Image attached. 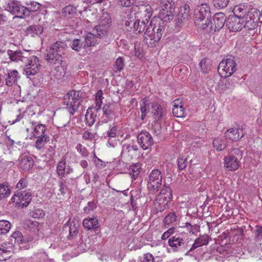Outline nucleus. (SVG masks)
Here are the masks:
<instances>
[{"label":"nucleus","instance_id":"nucleus-52","mask_svg":"<svg viewBox=\"0 0 262 262\" xmlns=\"http://www.w3.org/2000/svg\"><path fill=\"white\" fill-rule=\"evenodd\" d=\"M235 86V80L233 79H228V80H227L226 83H225L224 89L226 90H229L230 91H232L234 89Z\"/></svg>","mask_w":262,"mask_h":262},{"label":"nucleus","instance_id":"nucleus-2","mask_svg":"<svg viewBox=\"0 0 262 262\" xmlns=\"http://www.w3.org/2000/svg\"><path fill=\"white\" fill-rule=\"evenodd\" d=\"M165 31V26L163 21L154 23V21L151 20L144 32V42L150 48L157 46Z\"/></svg>","mask_w":262,"mask_h":262},{"label":"nucleus","instance_id":"nucleus-39","mask_svg":"<svg viewBox=\"0 0 262 262\" xmlns=\"http://www.w3.org/2000/svg\"><path fill=\"white\" fill-rule=\"evenodd\" d=\"M159 180H162V176L161 172L158 169L152 170L148 176V181H155Z\"/></svg>","mask_w":262,"mask_h":262},{"label":"nucleus","instance_id":"nucleus-44","mask_svg":"<svg viewBox=\"0 0 262 262\" xmlns=\"http://www.w3.org/2000/svg\"><path fill=\"white\" fill-rule=\"evenodd\" d=\"M148 23L145 20L136 19V26L135 30L138 31V33L143 32L147 27Z\"/></svg>","mask_w":262,"mask_h":262},{"label":"nucleus","instance_id":"nucleus-45","mask_svg":"<svg viewBox=\"0 0 262 262\" xmlns=\"http://www.w3.org/2000/svg\"><path fill=\"white\" fill-rule=\"evenodd\" d=\"M199 64L201 70L203 73H207L210 70V66L207 59L204 58L200 61Z\"/></svg>","mask_w":262,"mask_h":262},{"label":"nucleus","instance_id":"nucleus-12","mask_svg":"<svg viewBox=\"0 0 262 262\" xmlns=\"http://www.w3.org/2000/svg\"><path fill=\"white\" fill-rule=\"evenodd\" d=\"M12 200L21 208H24L29 204L32 200V195L30 192L26 191H17L13 196Z\"/></svg>","mask_w":262,"mask_h":262},{"label":"nucleus","instance_id":"nucleus-16","mask_svg":"<svg viewBox=\"0 0 262 262\" xmlns=\"http://www.w3.org/2000/svg\"><path fill=\"white\" fill-rule=\"evenodd\" d=\"M137 139L138 143L144 150L148 149L154 144L151 135L146 131L139 133L137 136Z\"/></svg>","mask_w":262,"mask_h":262},{"label":"nucleus","instance_id":"nucleus-17","mask_svg":"<svg viewBox=\"0 0 262 262\" xmlns=\"http://www.w3.org/2000/svg\"><path fill=\"white\" fill-rule=\"evenodd\" d=\"M226 26L230 31L236 32L242 30L243 27L241 18L235 16H230L226 21Z\"/></svg>","mask_w":262,"mask_h":262},{"label":"nucleus","instance_id":"nucleus-1","mask_svg":"<svg viewBox=\"0 0 262 262\" xmlns=\"http://www.w3.org/2000/svg\"><path fill=\"white\" fill-rule=\"evenodd\" d=\"M7 54L11 61L19 63L24 68V73L28 77L35 75L39 71L38 58L34 55L30 56L28 51L8 50Z\"/></svg>","mask_w":262,"mask_h":262},{"label":"nucleus","instance_id":"nucleus-41","mask_svg":"<svg viewBox=\"0 0 262 262\" xmlns=\"http://www.w3.org/2000/svg\"><path fill=\"white\" fill-rule=\"evenodd\" d=\"M92 108L89 107L87 111L85 116V120L89 125H92L95 122L96 115L92 112Z\"/></svg>","mask_w":262,"mask_h":262},{"label":"nucleus","instance_id":"nucleus-51","mask_svg":"<svg viewBox=\"0 0 262 262\" xmlns=\"http://www.w3.org/2000/svg\"><path fill=\"white\" fill-rule=\"evenodd\" d=\"M66 162L64 161H60L57 167V174L60 176H63L65 173Z\"/></svg>","mask_w":262,"mask_h":262},{"label":"nucleus","instance_id":"nucleus-18","mask_svg":"<svg viewBox=\"0 0 262 262\" xmlns=\"http://www.w3.org/2000/svg\"><path fill=\"white\" fill-rule=\"evenodd\" d=\"M244 136L243 129L233 127L227 130L225 133V138L232 141H237Z\"/></svg>","mask_w":262,"mask_h":262},{"label":"nucleus","instance_id":"nucleus-63","mask_svg":"<svg viewBox=\"0 0 262 262\" xmlns=\"http://www.w3.org/2000/svg\"><path fill=\"white\" fill-rule=\"evenodd\" d=\"M173 228H169L168 230H167L163 234L161 238L164 240L168 238L173 233Z\"/></svg>","mask_w":262,"mask_h":262},{"label":"nucleus","instance_id":"nucleus-49","mask_svg":"<svg viewBox=\"0 0 262 262\" xmlns=\"http://www.w3.org/2000/svg\"><path fill=\"white\" fill-rule=\"evenodd\" d=\"M229 0H213L214 6L216 8L223 9L227 7Z\"/></svg>","mask_w":262,"mask_h":262},{"label":"nucleus","instance_id":"nucleus-46","mask_svg":"<svg viewBox=\"0 0 262 262\" xmlns=\"http://www.w3.org/2000/svg\"><path fill=\"white\" fill-rule=\"evenodd\" d=\"M118 6L128 8L132 6L136 0H115Z\"/></svg>","mask_w":262,"mask_h":262},{"label":"nucleus","instance_id":"nucleus-31","mask_svg":"<svg viewBox=\"0 0 262 262\" xmlns=\"http://www.w3.org/2000/svg\"><path fill=\"white\" fill-rule=\"evenodd\" d=\"M35 138L37 139L35 142V146L37 149L39 150L42 149L45 144L50 141V137L47 134Z\"/></svg>","mask_w":262,"mask_h":262},{"label":"nucleus","instance_id":"nucleus-55","mask_svg":"<svg viewBox=\"0 0 262 262\" xmlns=\"http://www.w3.org/2000/svg\"><path fill=\"white\" fill-rule=\"evenodd\" d=\"M125 25L126 26H128L130 29H134L135 30L136 26V19L132 18H128L127 20L125 21Z\"/></svg>","mask_w":262,"mask_h":262},{"label":"nucleus","instance_id":"nucleus-7","mask_svg":"<svg viewBox=\"0 0 262 262\" xmlns=\"http://www.w3.org/2000/svg\"><path fill=\"white\" fill-rule=\"evenodd\" d=\"M259 11L256 8H251L248 10L247 14L241 19L243 28L247 30L256 29L258 24Z\"/></svg>","mask_w":262,"mask_h":262},{"label":"nucleus","instance_id":"nucleus-10","mask_svg":"<svg viewBox=\"0 0 262 262\" xmlns=\"http://www.w3.org/2000/svg\"><path fill=\"white\" fill-rule=\"evenodd\" d=\"M187 239L183 237L181 234L172 236L168 239V245L172 248L173 251H187L189 252V247Z\"/></svg>","mask_w":262,"mask_h":262},{"label":"nucleus","instance_id":"nucleus-6","mask_svg":"<svg viewBox=\"0 0 262 262\" xmlns=\"http://www.w3.org/2000/svg\"><path fill=\"white\" fill-rule=\"evenodd\" d=\"M81 97L75 90L69 91L64 97V104L70 115H73L81 105Z\"/></svg>","mask_w":262,"mask_h":262},{"label":"nucleus","instance_id":"nucleus-26","mask_svg":"<svg viewBox=\"0 0 262 262\" xmlns=\"http://www.w3.org/2000/svg\"><path fill=\"white\" fill-rule=\"evenodd\" d=\"M208 241L209 238L207 235H203L200 236L199 238L195 239L191 247L189 248V251H192L199 247L208 244Z\"/></svg>","mask_w":262,"mask_h":262},{"label":"nucleus","instance_id":"nucleus-48","mask_svg":"<svg viewBox=\"0 0 262 262\" xmlns=\"http://www.w3.org/2000/svg\"><path fill=\"white\" fill-rule=\"evenodd\" d=\"M165 224H172L177 221V216L174 212H170L167 215L164 220Z\"/></svg>","mask_w":262,"mask_h":262},{"label":"nucleus","instance_id":"nucleus-50","mask_svg":"<svg viewBox=\"0 0 262 262\" xmlns=\"http://www.w3.org/2000/svg\"><path fill=\"white\" fill-rule=\"evenodd\" d=\"M110 130L107 132V136L109 138H114L118 133V127L114 124L109 125Z\"/></svg>","mask_w":262,"mask_h":262},{"label":"nucleus","instance_id":"nucleus-62","mask_svg":"<svg viewBox=\"0 0 262 262\" xmlns=\"http://www.w3.org/2000/svg\"><path fill=\"white\" fill-rule=\"evenodd\" d=\"M154 257L151 254H144L143 260L141 262H153Z\"/></svg>","mask_w":262,"mask_h":262},{"label":"nucleus","instance_id":"nucleus-15","mask_svg":"<svg viewBox=\"0 0 262 262\" xmlns=\"http://www.w3.org/2000/svg\"><path fill=\"white\" fill-rule=\"evenodd\" d=\"M139 10L137 12L136 17L138 19L145 20L148 23L152 14V11L151 6L147 4H142L138 7Z\"/></svg>","mask_w":262,"mask_h":262},{"label":"nucleus","instance_id":"nucleus-58","mask_svg":"<svg viewBox=\"0 0 262 262\" xmlns=\"http://www.w3.org/2000/svg\"><path fill=\"white\" fill-rule=\"evenodd\" d=\"M45 215V213L42 210L38 209L32 212V216L34 218L42 217Z\"/></svg>","mask_w":262,"mask_h":262},{"label":"nucleus","instance_id":"nucleus-38","mask_svg":"<svg viewBox=\"0 0 262 262\" xmlns=\"http://www.w3.org/2000/svg\"><path fill=\"white\" fill-rule=\"evenodd\" d=\"M247 10L244 7L237 6L235 7L233 9V16L242 19L245 16V14H247Z\"/></svg>","mask_w":262,"mask_h":262},{"label":"nucleus","instance_id":"nucleus-4","mask_svg":"<svg viewBox=\"0 0 262 262\" xmlns=\"http://www.w3.org/2000/svg\"><path fill=\"white\" fill-rule=\"evenodd\" d=\"M210 9L208 4L203 3L198 6L194 10V23L196 25L202 29H206L210 24L211 21Z\"/></svg>","mask_w":262,"mask_h":262},{"label":"nucleus","instance_id":"nucleus-40","mask_svg":"<svg viewBox=\"0 0 262 262\" xmlns=\"http://www.w3.org/2000/svg\"><path fill=\"white\" fill-rule=\"evenodd\" d=\"M10 194L9 186L5 184H0V200L8 197Z\"/></svg>","mask_w":262,"mask_h":262},{"label":"nucleus","instance_id":"nucleus-28","mask_svg":"<svg viewBox=\"0 0 262 262\" xmlns=\"http://www.w3.org/2000/svg\"><path fill=\"white\" fill-rule=\"evenodd\" d=\"M73 180L70 178L62 180L59 182V191L64 195L70 189L69 186L73 185Z\"/></svg>","mask_w":262,"mask_h":262},{"label":"nucleus","instance_id":"nucleus-35","mask_svg":"<svg viewBox=\"0 0 262 262\" xmlns=\"http://www.w3.org/2000/svg\"><path fill=\"white\" fill-rule=\"evenodd\" d=\"M173 115L177 117H184L186 115V112L182 105H174V108L172 109Z\"/></svg>","mask_w":262,"mask_h":262},{"label":"nucleus","instance_id":"nucleus-34","mask_svg":"<svg viewBox=\"0 0 262 262\" xmlns=\"http://www.w3.org/2000/svg\"><path fill=\"white\" fill-rule=\"evenodd\" d=\"M40 5L35 2H31L30 4L27 5V7H25V17L29 16L31 12L37 11L40 8Z\"/></svg>","mask_w":262,"mask_h":262},{"label":"nucleus","instance_id":"nucleus-11","mask_svg":"<svg viewBox=\"0 0 262 262\" xmlns=\"http://www.w3.org/2000/svg\"><path fill=\"white\" fill-rule=\"evenodd\" d=\"M29 130H33V131H31V135L30 137L31 139L47 134L46 133L47 128L46 125L34 121H31L29 123L26 131L28 133Z\"/></svg>","mask_w":262,"mask_h":262},{"label":"nucleus","instance_id":"nucleus-21","mask_svg":"<svg viewBox=\"0 0 262 262\" xmlns=\"http://www.w3.org/2000/svg\"><path fill=\"white\" fill-rule=\"evenodd\" d=\"M172 198V194L167 193L166 195H158L154 201L155 205L157 206V204H158L159 206H161L159 208L160 211L163 210L165 206L171 200Z\"/></svg>","mask_w":262,"mask_h":262},{"label":"nucleus","instance_id":"nucleus-60","mask_svg":"<svg viewBox=\"0 0 262 262\" xmlns=\"http://www.w3.org/2000/svg\"><path fill=\"white\" fill-rule=\"evenodd\" d=\"M167 193L172 194V192L169 186L164 184L158 195H166Z\"/></svg>","mask_w":262,"mask_h":262},{"label":"nucleus","instance_id":"nucleus-33","mask_svg":"<svg viewBox=\"0 0 262 262\" xmlns=\"http://www.w3.org/2000/svg\"><path fill=\"white\" fill-rule=\"evenodd\" d=\"M98 25L103 26L105 25V26H108V28H111V17L108 12H104L102 13L100 16Z\"/></svg>","mask_w":262,"mask_h":262},{"label":"nucleus","instance_id":"nucleus-8","mask_svg":"<svg viewBox=\"0 0 262 262\" xmlns=\"http://www.w3.org/2000/svg\"><path fill=\"white\" fill-rule=\"evenodd\" d=\"M236 70V64L233 57L223 59L218 66L217 71L222 78H226Z\"/></svg>","mask_w":262,"mask_h":262},{"label":"nucleus","instance_id":"nucleus-32","mask_svg":"<svg viewBox=\"0 0 262 262\" xmlns=\"http://www.w3.org/2000/svg\"><path fill=\"white\" fill-rule=\"evenodd\" d=\"M33 164L34 162L32 159L28 157L22 158L19 162L20 168L25 171L30 170L32 167Z\"/></svg>","mask_w":262,"mask_h":262},{"label":"nucleus","instance_id":"nucleus-47","mask_svg":"<svg viewBox=\"0 0 262 262\" xmlns=\"http://www.w3.org/2000/svg\"><path fill=\"white\" fill-rule=\"evenodd\" d=\"M124 59L122 57L118 58L115 62V64L114 66V72L117 73L118 72L121 71L124 67Z\"/></svg>","mask_w":262,"mask_h":262},{"label":"nucleus","instance_id":"nucleus-13","mask_svg":"<svg viewBox=\"0 0 262 262\" xmlns=\"http://www.w3.org/2000/svg\"><path fill=\"white\" fill-rule=\"evenodd\" d=\"M6 10L12 14H15L17 17L23 18L25 17V7L21 6L18 2L14 1L9 2L6 6Z\"/></svg>","mask_w":262,"mask_h":262},{"label":"nucleus","instance_id":"nucleus-14","mask_svg":"<svg viewBox=\"0 0 262 262\" xmlns=\"http://www.w3.org/2000/svg\"><path fill=\"white\" fill-rule=\"evenodd\" d=\"M189 6L185 4L180 7L176 19V25L178 28H181L188 20L189 17Z\"/></svg>","mask_w":262,"mask_h":262},{"label":"nucleus","instance_id":"nucleus-19","mask_svg":"<svg viewBox=\"0 0 262 262\" xmlns=\"http://www.w3.org/2000/svg\"><path fill=\"white\" fill-rule=\"evenodd\" d=\"M213 23L211 21V29L214 32L221 29L225 25L226 16L223 13H216L213 19Z\"/></svg>","mask_w":262,"mask_h":262},{"label":"nucleus","instance_id":"nucleus-37","mask_svg":"<svg viewBox=\"0 0 262 262\" xmlns=\"http://www.w3.org/2000/svg\"><path fill=\"white\" fill-rule=\"evenodd\" d=\"M43 31V28L40 25H31L27 29V33L28 34H41Z\"/></svg>","mask_w":262,"mask_h":262},{"label":"nucleus","instance_id":"nucleus-64","mask_svg":"<svg viewBox=\"0 0 262 262\" xmlns=\"http://www.w3.org/2000/svg\"><path fill=\"white\" fill-rule=\"evenodd\" d=\"M96 207V204L94 202H90L88 203L87 206L85 207L84 210L88 211L93 210Z\"/></svg>","mask_w":262,"mask_h":262},{"label":"nucleus","instance_id":"nucleus-3","mask_svg":"<svg viewBox=\"0 0 262 262\" xmlns=\"http://www.w3.org/2000/svg\"><path fill=\"white\" fill-rule=\"evenodd\" d=\"M67 48L64 42L58 41L53 43L47 50V60L50 63L61 64L62 55L66 54Z\"/></svg>","mask_w":262,"mask_h":262},{"label":"nucleus","instance_id":"nucleus-54","mask_svg":"<svg viewBox=\"0 0 262 262\" xmlns=\"http://www.w3.org/2000/svg\"><path fill=\"white\" fill-rule=\"evenodd\" d=\"M28 185L27 181L26 179L23 178L19 180L16 185V188L19 190L18 191H22L21 190Z\"/></svg>","mask_w":262,"mask_h":262},{"label":"nucleus","instance_id":"nucleus-20","mask_svg":"<svg viewBox=\"0 0 262 262\" xmlns=\"http://www.w3.org/2000/svg\"><path fill=\"white\" fill-rule=\"evenodd\" d=\"M225 167L230 170H235L239 166L238 158L233 155H230L224 158Z\"/></svg>","mask_w":262,"mask_h":262},{"label":"nucleus","instance_id":"nucleus-5","mask_svg":"<svg viewBox=\"0 0 262 262\" xmlns=\"http://www.w3.org/2000/svg\"><path fill=\"white\" fill-rule=\"evenodd\" d=\"M146 108L148 112H151L152 117L155 119L156 122L152 126V130L155 134L159 135L160 133L161 124L158 122L163 116V110L160 104L157 102H149L145 100Z\"/></svg>","mask_w":262,"mask_h":262},{"label":"nucleus","instance_id":"nucleus-43","mask_svg":"<svg viewBox=\"0 0 262 262\" xmlns=\"http://www.w3.org/2000/svg\"><path fill=\"white\" fill-rule=\"evenodd\" d=\"M71 46L73 50L77 52H79L82 49L85 48L84 42L79 39L73 40Z\"/></svg>","mask_w":262,"mask_h":262},{"label":"nucleus","instance_id":"nucleus-61","mask_svg":"<svg viewBox=\"0 0 262 262\" xmlns=\"http://www.w3.org/2000/svg\"><path fill=\"white\" fill-rule=\"evenodd\" d=\"M102 111L104 115L109 116L112 112L111 104H105L102 108Z\"/></svg>","mask_w":262,"mask_h":262},{"label":"nucleus","instance_id":"nucleus-56","mask_svg":"<svg viewBox=\"0 0 262 262\" xmlns=\"http://www.w3.org/2000/svg\"><path fill=\"white\" fill-rule=\"evenodd\" d=\"M254 233L257 240L262 239V226H256Z\"/></svg>","mask_w":262,"mask_h":262},{"label":"nucleus","instance_id":"nucleus-30","mask_svg":"<svg viewBox=\"0 0 262 262\" xmlns=\"http://www.w3.org/2000/svg\"><path fill=\"white\" fill-rule=\"evenodd\" d=\"M162 181L158 180L155 181H148L147 185L148 190L153 193L157 192L162 186Z\"/></svg>","mask_w":262,"mask_h":262},{"label":"nucleus","instance_id":"nucleus-57","mask_svg":"<svg viewBox=\"0 0 262 262\" xmlns=\"http://www.w3.org/2000/svg\"><path fill=\"white\" fill-rule=\"evenodd\" d=\"M186 159L179 158L178 159V168L180 170L184 169L186 166Z\"/></svg>","mask_w":262,"mask_h":262},{"label":"nucleus","instance_id":"nucleus-24","mask_svg":"<svg viewBox=\"0 0 262 262\" xmlns=\"http://www.w3.org/2000/svg\"><path fill=\"white\" fill-rule=\"evenodd\" d=\"M13 249L12 245L7 247L5 245H2L0 247V261H5L11 257L10 254Z\"/></svg>","mask_w":262,"mask_h":262},{"label":"nucleus","instance_id":"nucleus-42","mask_svg":"<svg viewBox=\"0 0 262 262\" xmlns=\"http://www.w3.org/2000/svg\"><path fill=\"white\" fill-rule=\"evenodd\" d=\"M11 224L6 220L0 221V235L6 234L10 229Z\"/></svg>","mask_w":262,"mask_h":262},{"label":"nucleus","instance_id":"nucleus-23","mask_svg":"<svg viewBox=\"0 0 262 262\" xmlns=\"http://www.w3.org/2000/svg\"><path fill=\"white\" fill-rule=\"evenodd\" d=\"M20 77L17 70L11 71L8 74L7 77L5 79L6 84L8 86H11L13 84H16L17 80Z\"/></svg>","mask_w":262,"mask_h":262},{"label":"nucleus","instance_id":"nucleus-29","mask_svg":"<svg viewBox=\"0 0 262 262\" xmlns=\"http://www.w3.org/2000/svg\"><path fill=\"white\" fill-rule=\"evenodd\" d=\"M97 36L94 32L88 33L85 37L84 47H90L94 46L97 42Z\"/></svg>","mask_w":262,"mask_h":262},{"label":"nucleus","instance_id":"nucleus-22","mask_svg":"<svg viewBox=\"0 0 262 262\" xmlns=\"http://www.w3.org/2000/svg\"><path fill=\"white\" fill-rule=\"evenodd\" d=\"M110 30L111 28L108 26L98 25L94 28L92 32L95 33L97 37L102 39L108 36Z\"/></svg>","mask_w":262,"mask_h":262},{"label":"nucleus","instance_id":"nucleus-25","mask_svg":"<svg viewBox=\"0 0 262 262\" xmlns=\"http://www.w3.org/2000/svg\"><path fill=\"white\" fill-rule=\"evenodd\" d=\"M213 146L217 151H222L225 149L227 146L226 139L225 137L222 138H216L213 141Z\"/></svg>","mask_w":262,"mask_h":262},{"label":"nucleus","instance_id":"nucleus-36","mask_svg":"<svg viewBox=\"0 0 262 262\" xmlns=\"http://www.w3.org/2000/svg\"><path fill=\"white\" fill-rule=\"evenodd\" d=\"M77 9L73 6L69 5L63 9L62 13L67 17H72L76 14Z\"/></svg>","mask_w":262,"mask_h":262},{"label":"nucleus","instance_id":"nucleus-27","mask_svg":"<svg viewBox=\"0 0 262 262\" xmlns=\"http://www.w3.org/2000/svg\"><path fill=\"white\" fill-rule=\"evenodd\" d=\"M98 220L95 217L86 218L83 221L84 227L88 230L98 228Z\"/></svg>","mask_w":262,"mask_h":262},{"label":"nucleus","instance_id":"nucleus-59","mask_svg":"<svg viewBox=\"0 0 262 262\" xmlns=\"http://www.w3.org/2000/svg\"><path fill=\"white\" fill-rule=\"evenodd\" d=\"M77 151L79 152L81 154V155L83 157H87L89 155L88 152L86 148L83 147L80 144L77 145Z\"/></svg>","mask_w":262,"mask_h":262},{"label":"nucleus","instance_id":"nucleus-9","mask_svg":"<svg viewBox=\"0 0 262 262\" xmlns=\"http://www.w3.org/2000/svg\"><path fill=\"white\" fill-rule=\"evenodd\" d=\"M160 16L165 21L172 20L174 17V4L172 0H159Z\"/></svg>","mask_w":262,"mask_h":262},{"label":"nucleus","instance_id":"nucleus-53","mask_svg":"<svg viewBox=\"0 0 262 262\" xmlns=\"http://www.w3.org/2000/svg\"><path fill=\"white\" fill-rule=\"evenodd\" d=\"M145 99H143L142 100V102L141 103V112L142 113L141 119L143 120L145 117L146 114L148 112V110L146 108Z\"/></svg>","mask_w":262,"mask_h":262}]
</instances>
